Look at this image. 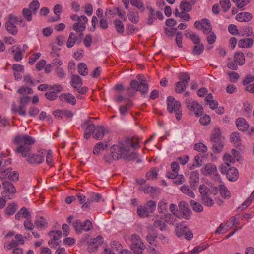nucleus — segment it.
I'll return each mask as SVG.
<instances>
[{
    "label": "nucleus",
    "mask_w": 254,
    "mask_h": 254,
    "mask_svg": "<svg viewBox=\"0 0 254 254\" xmlns=\"http://www.w3.org/2000/svg\"><path fill=\"white\" fill-rule=\"evenodd\" d=\"M35 142V139L27 134L17 135L13 140V143L17 145L16 153L21 154L29 164H39L44 161L46 150L41 149L36 153H31L32 145Z\"/></svg>",
    "instance_id": "obj_1"
},
{
    "label": "nucleus",
    "mask_w": 254,
    "mask_h": 254,
    "mask_svg": "<svg viewBox=\"0 0 254 254\" xmlns=\"http://www.w3.org/2000/svg\"><path fill=\"white\" fill-rule=\"evenodd\" d=\"M139 143L138 138L133 137L132 138H127L125 139L124 142H119L115 146L121 147V153H123V159L125 160H131L134 159L137 157V154L133 152H131L130 148H135L137 147Z\"/></svg>",
    "instance_id": "obj_2"
},
{
    "label": "nucleus",
    "mask_w": 254,
    "mask_h": 254,
    "mask_svg": "<svg viewBox=\"0 0 254 254\" xmlns=\"http://www.w3.org/2000/svg\"><path fill=\"white\" fill-rule=\"evenodd\" d=\"M137 80H133L130 83V87L127 88L128 95H130L131 91H140L142 94H146L149 90V85L143 75L139 74L137 76Z\"/></svg>",
    "instance_id": "obj_3"
},
{
    "label": "nucleus",
    "mask_w": 254,
    "mask_h": 254,
    "mask_svg": "<svg viewBox=\"0 0 254 254\" xmlns=\"http://www.w3.org/2000/svg\"><path fill=\"white\" fill-rule=\"evenodd\" d=\"M210 141L213 143V152L215 153H220L223 148L224 142L221 130L219 129L215 128L214 129L211 134Z\"/></svg>",
    "instance_id": "obj_4"
},
{
    "label": "nucleus",
    "mask_w": 254,
    "mask_h": 254,
    "mask_svg": "<svg viewBox=\"0 0 254 254\" xmlns=\"http://www.w3.org/2000/svg\"><path fill=\"white\" fill-rule=\"evenodd\" d=\"M167 110L172 113L174 112L177 120L181 119L182 113L181 104L179 101H175V98L171 96L167 98Z\"/></svg>",
    "instance_id": "obj_5"
},
{
    "label": "nucleus",
    "mask_w": 254,
    "mask_h": 254,
    "mask_svg": "<svg viewBox=\"0 0 254 254\" xmlns=\"http://www.w3.org/2000/svg\"><path fill=\"white\" fill-rule=\"evenodd\" d=\"M122 148L119 146L112 145L110 148V154H105L103 156L104 162L108 164H111L114 161L118 160L123 158V153H121Z\"/></svg>",
    "instance_id": "obj_6"
},
{
    "label": "nucleus",
    "mask_w": 254,
    "mask_h": 254,
    "mask_svg": "<svg viewBox=\"0 0 254 254\" xmlns=\"http://www.w3.org/2000/svg\"><path fill=\"white\" fill-rule=\"evenodd\" d=\"M131 249L135 254H143V250L145 246L142 241L140 236L137 234H132L131 236Z\"/></svg>",
    "instance_id": "obj_7"
},
{
    "label": "nucleus",
    "mask_w": 254,
    "mask_h": 254,
    "mask_svg": "<svg viewBox=\"0 0 254 254\" xmlns=\"http://www.w3.org/2000/svg\"><path fill=\"white\" fill-rule=\"evenodd\" d=\"M179 81L176 83L175 91L177 93H182L186 90L190 77L187 73L182 72L179 74Z\"/></svg>",
    "instance_id": "obj_8"
},
{
    "label": "nucleus",
    "mask_w": 254,
    "mask_h": 254,
    "mask_svg": "<svg viewBox=\"0 0 254 254\" xmlns=\"http://www.w3.org/2000/svg\"><path fill=\"white\" fill-rule=\"evenodd\" d=\"M185 103L190 114L194 113L197 117H199L202 115L203 109L202 106L197 102L188 97L186 99Z\"/></svg>",
    "instance_id": "obj_9"
},
{
    "label": "nucleus",
    "mask_w": 254,
    "mask_h": 254,
    "mask_svg": "<svg viewBox=\"0 0 254 254\" xmlns=\"http://www.w3.org/2000/svg\"><path fill=\"white\" fill-rule=\"evenodd\" d=\"M4 190L2 191V196L8 199H12L16 193V188L13 184L9 181H4L2 183Z\"/></svg>",
    "instance_id": "obj_10"
},
{
    "label": "nucleus",
    "mask_w": 254,
    "mask_h": 254,
    "mask_svg": "<svg viewBox=\"0 0 254 254\" xmlns=\"http://www.w3.org/2000/svg\"><path fill=\"white\" fill-rule=\"evenodd\" d=\"M72 226L77 234L81 233L83 231H89L93 228L92 222L89 219H86L83 222L80 220H76L73 222Z\"/></svg>",
    "instance_id": "obj_11"
},
{
    "label": "nucleus",
    "mask_w": 254,
    "mask_h": 254,
    "mask_svg": "<svg viewBox=\"0 0 254 254\" xmlns=\"http://www.w3.org/2000/svg\"><path fill=\"white\" fill-rule=\"evenodd\" d=\"M18 18L12 14L8 16V20L5 22V26L7 31L12 35H15L18 31L16 24L18 23Z\"/></svg>",
    "instance_id": "obj_12"
},
{
    "label": "nucleus",
    "mask_w": 254,
    "mask_h": 254,
    "mask_svg": "<svg viewBox=\"0 0 254 254\" xmlns=\"http://www.w3.org/2000/svg\"><path fill=\"white\" fill-rule=\"evenodd\" d=\"M194 27L197 29L202 30L205 34H209L212 30L210 21L206 18H203L200 21H196L194 24Z\"/></svg>",
    "instance_id": "obj_13"
},
{
    "label": "nucleus",
    "mask_w": 254,
    "mask_h": 254,
    "mask_svg": "<svg viewBox=\"0 0 254 254\" xmlns=\"http://www.w3.org/2000/svg\"><path fill=\"white\" fill-rule=\"evenodd\" d=\"M88 250L90 252H94L97 250L99 246L103 243V238L101 236H98L93 239L88 241Z\"/></svg>",
    "instance_id": "obj_14"
},
{
    "label": "nucleus",
    "mask_w": 254,
    "mask_h": 254,
    "mask_svg": "<svg viewBox=\"0 0 254 254\" xmlns=\"http://www.w3.org/2000/svg\"><path fill=\"white\" fill-rule=\"evenodd\" d=\"M78 22L75 23L73 25V29L77 32H83L86 28V24L88 22L87 17L84 15L78 17L77 19Z\"/></svg>",
    "instance_id": "obj_15"
},
{
    "label": "nucleus",
    "mask_w": 254,
    "mask_h": 254,
    "mask_svg": "<svg viewBox=\"0 0 254 254\" xmlns=\"http://www.w3.org/2000/svg\"><path fill=\"white\" fill-rule=\"evenodd\" d=\"M83 126H86L84 137L88 139L90 137L91 134H94L96 127L93 124L91 123L90 120L85 121L84 122Z\"/></svg>",
    "instance_id": "obj_16"
},
{
    "label": "nucleus",
    "mask_w": 254,
    "mask_h": 254,
    "mask_svg": "<svg viewBox=\"0 0 254 254\" xmlns=\"http://www.w3.org/2000/svg\"><path fill=\"white\" fill-rule=\"evenodd\" d=\"M179 208L182 212L184 218L189 219L191 213V210L189 208V205L186 202L182 201L179 203Z\"/></svg>",
    "instance_id": "obj_17"
},
{
    "label": "nucleus",
    "mask_w": 254,
    "mask_h": 254,
    "mask_svg": "<svg viewBox=\"0 0 254 254\" xmlns=\"http://www.w3.org/2000/svg\"><path fill=\"white\" fill-rule=\"evenodd\" d=\"M199 181V174L198 171H193L190 176V187L193 190H196Z\"/></svg>",
    "instance_id": "obj_18"
},
{
    "label": "nucleus",
    "mask_w": 254,
    "mask_h": 254,
    "mask_svg": "<svg viewBox=\"0 0 254 254\" xmlns=\"http://www.w3.org/2000/svg\"><path fill=\"white\" fill-rule=\"evenodd\" d=\"M95 128L93 135V138L98 140L102 139L105 135L106 129L103 126H97Z\"/></svg>",
    "instance_id": "obj_19"
},
{
    "label": "nucleus",
    "mask_w": 254,
    "mask_h": 254,
    "mask_svg": "<svg viewBox=\"0 0 254 254\" xmlns=\"http://www.w3.org/2000/svg\"><path fill=\"white\" fill-rule=\"evenodd\" d=\"M217 171V167L213 164H207L201 169L202 173L205 176L212 174Z\"/></svg>",
    "instance_id": "obj_20"
},
{
    "label": "nucleus",
    "mask_w": 254,
    "mask_h": 254,
    "mask_svg": "<svg viewBox=\"0 0 254 254\" xmlns=\"http://www.w3.org/2000/svg\"><path fill=\"white\" fill-rule=\"evenodd\" d=\"M253 16L251 13L246 12H241L236 16V19L241 22H246L250 21Z\"/></svg>",
    "instance_id": "obj_21"
},
{
    "label": "nucleus",
    "mask_w": 254,
    "mask_h": 254,
    "mask_svg": "<svg viewBox=\"0 0 254 254\" xmlns=\"http://www.w3.org/2000/svg\"><path fill=\"white\" fill-rule=\"evenodd\" d=\"M236 124L239 130L243 131H246L249 127V124L245 119L239 118L236 121Z\"/></svg>",
    "instance_id": "obj_22"
},
{
    "label": "nucleus",
    "mask_w": 254,
    "mask_h": 254,
    "mask_svg": "<svg viewBox=\"0 0 254 254\" xmlns=\"http://www.w3.org/2000/svg\"><path fill=\"white\" fill-rule=\"evenodd\" d=\"M254 40L251 38L240 39L238 42V46L242 48H248L252 46Z\"/></svg>",
    "instance_id": "obj_23"
},
{
    "label": "nucleus",
    "mask_w": 254,
    "mask_h": 254,
    "mask_svg": "<svg viewBox=\"0 0 254 254\" xmlns=\"http://www.w3.org/2000/svg\"><path fill=\"white\" fill-rule=\"evenodd\" d=\"M59 98L61 100H65L68 103L72 105L76 104V100L75 97L69 93L62 94Z\"/></svg>",
    "instance_id": "obj_24"
},
{
    "label": "nucleus",
    "mask_w": 254,
    "mask_h": 254,
    "mask_svg": "<svg viewBox=\"0 0 254 254\" xmlns=\"http://www.w3.org/2000/svg\"><path fill=\"white\" fill-rule=\"evenodd\" d=\"M226 176L230 181H236L238 178V171L237 169L235 167L229 168Z\"/></svg>",
    "instance_id": "obj_25"
},
{
    "label": "nucleus",
    "mask_w": 254,
    "mask_h": 254,
    "mask_svg": "<svg viewBox=\"0 0 254 254\" xmlns=\"http://www.w3.org/2000/svg\"><path fill=\"white\" fill-rule=\"evenodd\" d=\"M188 229V228L185 225L184 222L177 224L176 226V234L178 237L182 236Z\"/></svg>",
    "instance_id": "obj_26"
},
{
    "label": "nucleus",
    "mask_w": 254,
    "mask_h": 254,
    "mask_svg": "<svg viewBox=\"0 0 254 254\" xmlns=\"http://www.w3.org/2000/svg\"><path fill=\"white\" fill-rule=\"evenodd\" d=\"M194 2H191V3L183 0L182 1L180 4V8L182 11H186L187 12H189L191 11L192 10V6L194 4Z\"/></svg>",
    "instance_id": "obj_27"
},
{
    "label": "nucleus",
    "mask_w": 254,
    "mask_h": 254,
    "mask_svg": "<svg viewBox=\"0 0 254 254\" xmlns=\"http://www.w3.org/2000/svg\"><path fill=\"white\" fill-rule=\"evenodd\" d=\"M139 190L143 191L146 194H154L157 190V188L149 186H140L138 188Z\"/></svg>",
    "instance_id": "obj_28"
},
{
    "label": "nucleus",
    "mask_w": 254,
    "mask_h": 254,
    "mask_svg": "<svg viewBox=\"0 0 254 254\" xmlns=\"http://www.w3.org/2000/svg\"><path fill=\"white\" fill-rule=\"evenodd\" d=\"M107 147V145L106 144H104L102 142H98L95 145L93 148V153L95 155H99L100 154V151L106 149Z\"/></svg>",
    "instance_id": "obj_29"
},
{
    "label": "nucleus",
    "mask_w": 254,
    "mask_h": 254,
    "mask_svg": "<svg viewBox=\"0 0 254 254\" xmlns=\"http://www.w3.org/2000/svg\"><path fill=\"white\" fill-rule=\"evenodd\" d=\"M70 84L74 89L79 86H81L82 82L81 77L77 75H72Z\"/></svg>",
    "instance_id": "obj_30"
},
{
    "label": "nucleus",
    "mask_w": 254,
    "mask_h": 254,
    "mask_svg": "<svg viewBox=\"0 0 254 254\" xmlns=\"http://www.w3.org/2000/svg\"><path fill=\"white\" fill-rule=\"evenodd\" d=\"M234 61L239 65H242L245 64V58L244 54L241 52H237L234 55Z\"/></svg>",
    "instance_id": "obj_31"
},
{
    "label": "nucleus",
    "mask_w": 254,
    "mask_h": 254,
    "mask_svg": "<svg viewBox=\"0 0 254 254\" xmlns=\"http://www.w3.org/2000/svg\"><path fill=\"white\" fill-rule=\"evenodd\" d=\"M56 233L58 234V236L53 235V238L48 242V244L51 248H55L56 246L59 245V243L56 242V240L61 238L62 235V232L60 230L56 231Z\"/></svg>",
    "instance_id": "obj_32"
},
{
    "label": "nucleus",
    "mask_w": 254,
    "mask_h": 254,
    "mask_svg": "<svg viewBox=\"0 0 254 254\" xmlns=\"http://www.w3.org/2000/svg\"><path fill=\"white\" fill-rule=\"evenodd\" d=\"M159 169L157 167H154L151 169V170L147 172L145 177L147 180L156 179L157 178L158 172Z\"/></svg>",
    "instance_id": "obj_33"
},
{
    "label": "nucleus",
    "mask_w": 254,
    "mask_h": 254,
    "mask_svg": "<svg viewBox=\"0 0 254 254\" xmlns=\"http://www.w3.org/2000/svg\"><path fill=\"white\" fill-rule=\"evenodd\" d=\"M149 10L148 17L147 19V24L150 25L153 23L155 19H156L155 10L152 7H147Z\"/></svg>",
    "instance_id": "obj_34"
},
{
    "label": "nucleus",
    "mask_w": 254,
    "mask_h": 254,
    "mask_svg": "<svg viewBox=\"0 0 254 254\" xmlns=\"http://www.w3.org/2000/svg\"><path fill=\"white\" fill-rule=\"evenodd\" d=\"M77 40V37L75 35V34L73 32H71L69 34V36L68 38L66 45L68 48L72 47L76 41Z\"/></svg>",
    "instance_id": "obj_35"
},
{
    "label": "nucleus",
    "mask_w": 254,
    "mask_h": 254,
    "mask_svg": "<svg viewBox=\"0 0 254 254\" xmlns=\"http://www.w3.org/2000/svg\"><path fill=\"white\" fill-rule=\"evenodd\" d=\"M253 199H254V190L246 201L242 204L241 206L239 207L238 209H240L241 211L245 209L251 203Z\"/></svg>",
    "instance_id": "obj_36"
},
{
    "label": "nucleus",
    "mask_w": 254,
    "mask_h": 254,
    "mask_svg": "<svg viewBox=\"0 0 254 254\" xmlns=\"http://www.w3.org/2000/svg\"><path fill=\"white\" fill-rule=\"evenodd\" d=\"M78 71L82 76H86L88 73L86 64L84 63H80L78 65Z\"/></svg>",
    "instance_id": "obj_37"
},
{
    "label": "nucleus",
    "mask_w": 254,
    "mask_h": 254,
    "mask_svg": "<svg viewBox=\"0 0 254 254\" xmlns=\"http://www.w3.org/2000/svg\"><path fill=\"white\" fill-rule=\"evenodd\" d=\"M35 225L37 227L41 229H45L48 227V222L45 218L41 217L36 219L35 221Z\"/></svg>",
    "instance_id": "obj_38"
},
{
    "label": "nucleus",
    "mask_w": 254,
    "mask_h": 254,
    "mask_svg": "<svg viewBox=\"0 0 254 254\" xmlns=\"http://www.w3.org/2000/svg\"><path fill=\"white\" fill-rule=\"evenodd\" d=\"M128 18L130 21L132 23L136 24L139 21V16L137 13H135L131 10H128V13L127 14Z\"/></svg>",
    "instance_id": "obj_39"
},
{
    "label": "nucleus",
    "mask_w": 254,
    "mask_h": 254,
    "mask_svg": "<svg viewBox=\"0 0 254 254\" xmlns=\"http://www.w3.org/2000/svg\"><path fill=\"white\" fill-rule=\"evenodd\" d=\"M180 190L183 193L187 195L188 196H189L190 197L194 198L195 196L194 193H193L192 190L191 189H190V188H189V187L188 186H187V185L182 186L180 188Z\"/></svg>",
    "instance_id": "obj_40"
},
{
    "label": "nucleus",
    "mask_w": 254,
    "mask_h": 254,
    "mask_svg": "<svg viewBox=\"0 0 254 254\" xmlns=\"http://www.w3.org/2000/svg\"><path fill=\"white\" fill-rule=\"evenodd\" d=\"M132 105V102L130 100H128V101L126 104V105H122L120 106L119 108L120 113L122 115H125L128 112Z\"/></svg>",
    "instance_id": "obj_41"
},
{
    "label": "nucleus",
    "mask_w": 254,
    "mask_h": 254,
    "mask_svg": "<svg viewBox=\"0 0 254 254\" xmlns=\"http://www.w3.org/2000/svg\"><path fill=\"white\" fill-rule=\"evenodd\" d=\"M114 23L117 31L120 34H123L124 32V26L122 22L119 19H115Z\"/></svg>",
    "instance_id": "obj_42"
},
{
    "label": "nucleus",
    "mask_w": 254,
    "mask_h": 254,
    "mask_svg": "<svg viewBox=\"0 0 254 254\" xmlns=\"http://www.w3.org/2000/svg\"><path fill=\"white\" fill-rule=\"evenodd\" d=\"M23 17L26 19L27 21H31L32 19L33 12L29 8H24L22 11Z\"/></svg>",
    "instance_id": "obj_43"
},
{
    "label": "nucleus",
    "mask_w": 254,
    "mask_h": 254,
    "mask_svg": "<svg viewBox=\"0 0 254 254\" xmlns=\"http://www.w3.org/2000/svg\"><path fill=\"white\" fill-rule=\"evenodd\" d=\"M204 51V45L203 44L195 45L192 51V53L195 55H200Z\"/></svg>",
    "instance_id": "obj_44"
},
{
    "label": "nucleus",
    "mask_w": 254,
    "mask_h": 254,
    "mask_svg": "<svg viewBox=\"0 0 254 254\" xmlns=\"http://www.w3.org/2000/svg\"><path fill=\"white\" fill-rule=\"evenodd\" d=\"M230 139L231 142L235 143L237 146L240 144L241 137L238 132L232 133L230 136Z\"/></svg>",
    "instance_id": "obj_45"
},
{
    "label": "nucleus",
    "mask_w": 254,
    "mask_h": 254,
    "mask_svg": "<svg viewBox=\"0 0 254 254\" xmlns=\"http://www.w3.org/2000/svg\"><path fill=\"white\" fill-rule=\"evenodd\" d=\"M199 190L201 195V197L205 195H210L211 193L210 189L205 185H202L199 187Z\"/></svg>",
    "instance_id": "obj_46"
},
{
    "label": "nucleus",
    "mask_w": 254,
    "mask_h": 254,
    "mask_svg": "<svg viewBox=\"0 0 254 254\" xmlns=\"http://www.w3.org/2000/svg\"><path fill=\"white\" fill-rule=\"evenodd\" d=\"M220 4L224 12L228 11L231 7V3L229 0H220Z\"/></svg>",
    "instance_id": "obj_47"
},
{
    "label": "nucleus",
    "mask_w": 254,
    "mask_h": 254,
    "mask_svg": "<svg viewBox=\"0 0 254 254\" xmlns=\"http://www.w3.org/2000/svg\"><path fill=\"white\" fill-rule=\"evenodd\" d=\"M137 213L138 215L141 217H147L149 215V211L146 206H140L137 208Z\"/></svg>",
    "instance_id": "obj_48"
},
{
    "label": "nucleus",
    "mask_w": 254,
    "mask_h": 254,
    "mask_svg": "<svg viewBox=\"0 0 254 254\" xmlns=\"http://www.w3.org/2000/svg\"><path fill=\"white\" fill-rule=\"evenodd\" d=\"M16 210V204L14 203H11L7 206L5 209V213L8 215L13 214Z\"/></svg>",
    "instance_id": "obj_49"
},
{
    "label": "nucleus",
    "mask_w": 254,
    "mask_h": 254,
    "mask_svg": "<svg viewBox=\"0 0 254 254\" xmlns=\"http://www.w3.org/2000/svg\"><path fill=\"white\" fill-rule=\"evenodd\" d=\"M209 195H210L204 196L202 197L201 198L202 202L205 205L211 207L214 205V202Z\"/></svg>",
    "instance_id": "obj_50"
},
{
    "label": "nucleus",
    "mask_w": 254,
    "mask_h": 254,
    "mask_svg": "<svg viewBox=\"0 0 254 254\" xmlns=\"http://www.w3.org/2000/svg\"><path fill=\"white\" fill-rule=\"evenodd\" d=\"M153 226L155 228H159L161 231L165 230L167 225L162 220H156L153 223Z\"/></svg>",
    "instance_id": "obj_51"
},
{
    "label": "nucleus",
    "mask_w": 254,
    "mask_h": 254,
    "mask_svg": "<svg viewBox=\"0 0 254 254\" xmlns=\"http://www.w3.org/2000/svg\"><path fill=\"white\" fill-rule=\"evenodd\" d=\"M130 3L132 6L140 9L141 11H144L145 7L143 3L140 0H130Z\"/></svg>",
    "instance_id": "obj_52"
},
{
    "label": "nucleus",
    "mask_w": 254,
    "mask_h": 254,
    "mask_svg": "<svg viewBox=\"0 0 254 254\" xmlns=\"http://www.w3.org/2000/svg\"><path fill=\"white\" fill-rule=\"evenodd\" d=\"M39 7L40 3L39 1L37 0H33L30 3L29 5V9L32 11L33 14H35Z\"/></svg>",
    "instance_id": "obj_53"
},
{
    "label": "nucleus",
    "mask_w": 254,
    "mask_h": 254,
    "mask_svg": "<svg viewBox=\"0 0 254 254\" xmlns=\"http://www.w3.org/2000/svg\"><path fill=\"white\" fill-rule=\"evenodd\" d=\"M12 52L13 53V58L16 61L21 60L22 58V54L20 48L17 47L16 50H13Z\"/></svg>",
    "instance_id": "obj_54"
},
{
    "label": "nucleus",
    "mask_w": 254,
    "mask_h": 254,
    "mask_svg": "<svg viewBox=\"0 0 254 254\" xmlns=\"http://www.w3.org/2000/svg\"><path fill=\"white\" fill-rule=\"evenodd\" d=\"M220 193L224 198L230 197V192L228 189L224 186H221L220 189Z\"/></svg>",
    "instance_id": "obj_55"
},
{
    "label": "nucleus",
    "mask_w": 254,
    "mask_h": 254,
    "mask_svg": "<svg viewBox=\"0 0 254 254\" xmlns=\"http://www.w3.org/2000/svg\"><path fill=\"white\" fill-rule=\"evenodd\" d=\"M190 203L192 206L193 210L197 212H201L203 211V207L202 205L194 200H191Z\"/></svg>",
    "instance_id": "obj_56"
},
{
    "label": "nucleus",
    "mask_w": 254,
    "mask_h": 254,
    "mask_svg": "<svg viewBox=\"0 0 254 254\" xmlns=\"http://www.w3.org/2000/svg\"><path fill=\"white\" fill-rule=\"evenodd\" d=\"M208 246V244L196 246L190 252V254H198L200 252L206 249Z\"/></svg>",
    "instance_id": "obj_57"
},
{
    "label": "nucleus",
    "mask_w": 254,
    "mask_h": 254,
    "mask_svg": "<svg viewBox=\"0 0 254 254\" xmlns=\"http://www.w3.org/2000/svg\"><path fill=\"white\" fill-rule=\"evenodd\" d=\"M194 149L199 152L203 153L206 152L207 151L206 146L202 143H196L194 146Z\"/></svg>",
    "instance_id": "obj_58"
},
{
    "label": "nucleus",
    "mask_w": 254,
    "mask_h": 254,
    "mask_svg": "<svg viewBox=\"0 0 254 254\" xmlns=\"http://www.w3.org/2000/svg\"><path fill=\"white\" fill-rule=\"evenodd\" d=\"M6 177L12 181H17L19 179V173L17 171H13L7 175Z\"/></svg>",
    "instance_id": "obj_59"
},
{
    "label": "nucleus",
    "mask_w": 254,
    "mask_h": 254,
    "mask_svg": "<svg viewBox=\"0 0 254 254\" xmlns=\"http://www.w3.org/2000/svg\"><path fill=\"white\" fill-rule=\"evenodd\" d=\"M146 240L151 245L157 246L156 245V238L157 236H153L151 234H148L146 236Z\"/></svg>",
    "instance_id": "obj_60"
},
{
    "label": "nucleus",
    "mask_w": 254,
    "mask_h": 254,
    "mask_svg": "<svg viewBox=\"0 0 254 254\" xmlns=\"http://www.w3.org/2000/svg\"><path fill=\"white\" fill-rule=\"evenodd\" d=\"M45 95L48 100L51 101L56 100L58 97V95L55 92H52L51 90L47 92Z\"/></svg>",
    "instance_id": "obj_61"
},
{
    "label": "nucleus",
    "mask_w": 254,
    "mask_h": 254,
    "mask_svg": "<svg viewBox=\"0 0 254 254\" xmlns=\"http://www.w3.org/2000/svg\"><path fill=\"white\" fill-rule=\"evenodd\" d=\"M63 87L59 84L50 85V90L52 92H55L56 94L61 92L63 90Z\"/></svg>",
    "instance_id": "obj_62"
},
{
    "label": "nucleus",
    "mask_w": 254,
    "mask_h": 254,
    "mask_svg": "<svg viewBox=\"0 0 254 254\" xmlns=\"http://www.w3.org/2000/svg\"><path fill=\"white\" fill-rule=\"evenodd\" d=\"M185 182V178L183 175H178L173 180V183L176 185H181Z\"/></svg>",
    "instance_id": "obj_63"
},
{
    "label": "nucleus",
    "mask_w": 254,
    "mask_h": 254,
    "mask_svg": "<svg viewBox=\"0 0 254 254\" xmlns=\"http://www.w3.org/2000/svg\"><path fill=\"white\" fill-rule=\"evenodd\" d=\"M39 113V109L36 107H31L28 110V114L31 117H35Z\"/></svg>",
    "instance_id": "obj_64"
}]
</instances>
